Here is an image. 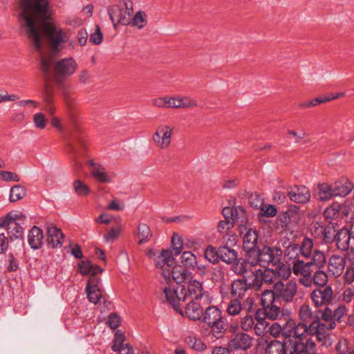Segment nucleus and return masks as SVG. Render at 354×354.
I'll return each instance as SVG.
<instances>
[{
  "mask_svg": "<svg viewBox=\"0 0 354 354\" xmlns=\"http://www.w3.org/2000/svg\"><path fill=\"white\" fill-rule=\"evenodd\" d=\"M171 245L175 250V254L178 255L183 248L182 238L176 233H174L171 237Z\"/></svg>",
  "mask_w": 354,
  "mask_h": 354,
  "instance_id": "4d7b16f0",
  "label": "nucleus"
},
{
  "mask_svg": "<svg viewBox=\"0 0 354 354\" xmlns=\"http://www.w3.org/2000/svg\"><path fill=\"white\" fill-rule=\"evenodd\" d=\"M191 300L185 306V313L187 316L192 320H201L203 313L202 304L203 301Z\"/></svg>",
  "mask_w": 354,
  "mask_h": 354,
  "instance_id": "b1692460",
  "label": "nucleus"
},
{
  "mask_svg": "<svg viewBox=\"0 0 354 354\" xmlns=\"http://www.w3.org/2000/svg\"><path fill=\"white\" fill-rule=\"evenodd\" d=\"M254 324V318L250 313H247L241 320V327L244 331L251 330Z\"/></svg>",
  "mask_w": 354,
  "mask_h": 354,
  "instance_id": "5fc2aeb1",
  "label": "nucleus"
},
{
  "mask_svg": "<svg viewBox=\"0 0 354 354\" xmlns=\"http://www.w3.org/2000/svg\"><path fill=\"white\" fill-rule=\"evenodd\" d=\"M271 292V295L279 301V304H288L293 303L298 292L297 283L295 280L283 282L277 281L273 284L272 290H265Z\"/></svg>",
  "mask_w": 354,
  "mask_h": 354,
  "instance_id": "0eeeda50",
  "label": "nucleus"
},
{
  "mask_svg": "<svg viewBox=\"0 0 354 354\" xmlns=\"http://www.w3.org/2000/svg\"><path fill=\"white\" fill-rule=\"evenodd\" d=\"M222 319V314L220 309L216 306H211L207 307L205 311L203 312L201 320L209 326L211 324L216 323Z\"/></svg>",
  "mask_w": 354,
  "mask_h": 354,
  "instance_id": "a878e982",
  "label": "nucleus"
},
{
  "mask_svg": "<svg viewBox=\"0 0 354 354\" xmlns=\"http://www.w3.org/2000/svg\"><path fill=\"white\" fill-rule=\"evenodd\" d=\"M188 344L192 349L196 351H203L206 348V345L201 339L196 337L189 338Z\"/></svg>",
  "mask_w": 354,
  "mask_h": 354,
  "instance_id": "bf43d9fd",
  "label": "nucleus"
},
{
  "mask_svg": "<svg viewBox=\"0 0 354 354\" xmlns=\"http://www.w3.org/2000/svg\"><path fill=\"white\" fill-rule=\"evenodd\" d=\"M256 319L257 322L254 324L252 328H254L257 335L263 336L267 331L266 328L268 326V323L263 319H258L257 317H256Z\"/></svg>",
  "mask_w": 354,
  "mask_h": 354,
  "instance_id": "864d4df0",
  "label": "nucleus"
},
{
  "mask_svg": "<svg viewBox=\"0 0 354 354\" xmlns=\"http://www.w3.org/2000/svg\"><path fill=\"white\" fill-rule=\"evenodd\" d=\"M337 230L336 223L330 222L329 224L325 225L322 222H315L311 232L315 237L322 239L325 243H330L334 242Z\"/></svg>",
  "mask_w": 354,
  "mask_h": 354,
  "instance_id": "9b49d317",
  "label": "nucleus"
},
{
  "mask_svg": "<svg viewBox=\"0 0 354 354\" xmlns=\"http://www.w3.org/2000/svg\"><path fill=\"white\" fill-rule=\"evenodd\" d=\"M218 254L220 259L227 264L232 263L237 259V252L232 248L219 246Z\"/></svg>",
  "mask_w": 354,
  "mask_h": 354,
  "instance_id": "f704fd0d",
  "label": "nucleus"
},
{
  "mask_svg": "<svg viewBox=\"0 0 354 354\" xmlns=\"http://www.w3.org/2000/svg\"><path fill=\"white\" fill-rule=\"evenodd\" d=\"M79 269L82 275H91L103 272V270L100 266L93 265L88 260L82 261L79 263Z\"/></svg>",
  "mask_w": 354,
  "mask_h": 354,
  "instance_id": "c9c22d12",
  "label": "nucleus"
},
{
  "mask_svg": "<svg viewBox=\"0 0 354 354\" xmlns=\"http://www.w3.org/2000/svg\"><path fill=\"white\" fill-rule=\"evenodd\" d=\"M261 305L266 317L270 320L277 319L280 315H283L281 307L278 305L279 301L271 295V292L264 290L261 293Z\"/></svg>",
  "mask_w": 354,
  "mask_h": 354,
  "instance_id": "f8f14e48",
  "label": "nucleus"
},
{
  "mask_svg": "<svg viewBox=\"0 0 354 354\" xmlns=\"http://www.w3.org/2000/svg\"><path fill=\"white\" fill-rule=\"evenodd\" d=\"M248 288H250L245 279H237L232 283L231 294L241 299L245 296Z\"/></svg>",
  "mask_w": 354,
  "mask_h": 354,
  "instance_id": "7c9ffc66",
  "label": "nucleus"
},
{
  "mask_svg": "<svg viewBox=\"0 0 354 354\" xmlns=\"http://www.w3.org/2000/svg\"><path fill=\"white\" fill-rule=\"evenodd\" d=\"M335 239L334 241L338 250L345 251L349 248V243L351 239H353V235L351 232V225L349 230L342 227L340 230H337L335 233Z\"/></svg>",
  "mask_w": 354,
  "mask_h": 354,
  "instance_id": "6ab92c4d",
  "label": "nucleus"
},
{
  "mask_svg": "<svg viewBox=\"0 0 354 354\" xmlns=\"http://www.w3.org/2000/svg\"><path fill=\"white\" fill-rule=\"evenodd\" d=\"M333 196H335L333 185L322 183L319 185V198L321 201H328Z\"/></svg>",
  "mask_w": 354,
  "mask_h": 354,
  "instance_id": "37998d69",
  "label": "nucleus"
},
{
  "mask_svg": "<svg viewBox=\"0 0 354 354\" xmlns=\"http://www.w3.org/2000/svg\"><path fill=\"white\" fill-rule=\"evenodd\" d=\"M276 266L274 272L282 280H287L292 272V266L281 261Z\"/></svg>",
  "mask_w": 354,
  "mask_h": 354,
  "instance_id": "58836bf2",
  "label": "nucleus"
},
{
  "mask_svg": "<svg viewBox=\"0 0 354 354\" xmlns=\"http://www.w3.org/2000/svg\"><path fill=\"white\" fill-rule=\"evenodd\" d=\"M335 196H346L353 190V184L346 178H341L333 184Z\"/></svg>",
  "mask_w": 354,
  "mask_h": 354,
  "instance_id": "4be33fe9",
  "label": "nucleus"
},
{
  "mask_svg": "<svg viewBox=\"0 0 354 354\" xmlns=\"http://www.w3.org/2000/svg\"><path fill=\"white\" fill-rule=\"evenodd\" d=\"M34 123L35 126L40 129H44L46 127V120L43 113H37L34 115Z\"/></svg>",
  "mask_w": 354,
  "mask_h": 354,
  "instance_id": "774afa93",
  "label": "nucleus"
},
{
  "mask_svg": "<svg viewBox=\"0 0 354 354\" xmlns=\"http://www.w3.org/2000/svg\"><path fill=\"white\" fill-rule=\"evenodd\" d=\"M249 253L246 254L245 259H236L235 261H234L231 270L236 274L242 276L248 272H251L252 270L250 267L253 266H250V263H249Z\"/></svg>",
  "mask_w": 354,
  "mask_h": 354,
  "instance_id": "cd10ccee",
  "label": "nucleus"
},
{
  "mask_svg": "<svg viewBox=\"0 0 354 354\" xmlns=\"http://www.w3.org/2000/svg\"><path fill=\"white\" fill-rule=\"evenodd\" d=\"M47 241L52 248H59L63 244L64 234L62 230L53 225H48L47 226Z\"/></svg>",
  "mask_w": 354,
  "mask_h": 354,
  "instance_id": "412c9836",
  "label": "nucleus"
},
{
  "mask_svg": "<svg viewBox=\"0 0 354 354\" xmlns=\"http://www.w3.org/2000/svg\"><path fill=\"white\" fill-rule=\"evenodd\" d=\"M282 251L277 247L263 246L249 252V263L250 266H259L267 268L270 265H277L279 263Z\"/></svg>",
  "mask_w": 354,
  "mask_h": 354,
  "instance_id": "20e7f679",
  "label": "nucleus"
},
{
  "mask_svg": "<svg viewBox=\"0 0 354 354\" xmlns=\"http://www.w3.org/2000/svg\"><path fill=\"white\" fill-rule=\"evenodd\" d=\"M151 236L152 233L150 227L145 223H139L137 232V237L138 238V243L142 245L147 243L150 241Z\"/></svg>",
  "mask_w": 354,
  "mask_h": 354,
  "instance_id": "4c0bfd02",
  "label": "nucleus"
},
{
  "mask_svg": "<svg viewBox=\"0 0 354 354\" xmlns=\"http://www.w3.org/2000/svg\"><path fill=\"white\" fill-rule=\"evenodd\" d=\"M232 223V221H220L218 223L217 231L220 234L227 233L230 230L233 228L234 226Z\"/></svg>",
  "mask_w": 354,
  "mask_h": 354,
  "instance_id": "0e129e2a",
  "label": "nucleus"
},
{
  "mask_svg": "<svg viewBox=\"0 0 354 354\" xmlns=\"http://www.w3.org/2000/svg\"><path fill=\"white\" fill-rule=\"evenodd\" d=\"M88 165L91 167V172L96 180L102 183H110L111 181V178L106 174L103 166L94 162L93 160L88 161Z\"/></svg>",
  "mask_w": 354,
  "mask_h": 354,
  "instance_id": "393cba45",
  "label": "nucleus"
},
{
  "mask_svg": "<svg viewBox=\"0 0 354 354\" xmlns=\"http://www.w3.org/2000/svg\"><path fill=\"white\" fill-rule=\"evenodd\" d=\"M258 241V234L257 230L250 228L243 236V248L247 253L250 251L255 250Z\"/></svg>",
  "mask_w": 354,
  "mask_h": 354,
  "instance_id": "bb28decb",
  "label": "nucleus"
},
{
  "mask_svg": "<svg viewBox=\"0 0 354 354\" xmlns=\"http://www.w3.org/2000/svg\"><path fill=\"white\" fill-rule=\"evenodd\" d=\"M242 303L239 298H234L230 301L226 308V312L230 316H236L242 310Z\"/></svg>",
  "mask_w": 354,
  "mask_h": 354,
  "instance_id": "a19ab883",
  "label": "nucleus"
},
{
  "mask_svg": "<svg viewBox=\"0 0 354 354\" xmlns=\"http://www.w3.org/2000/svg\"><path fill=\"white\" fill-rule=\"evenodd\" d=\"M187 292V299L190 298L191 300L203 301V304L209 302L208 292L204 290L203 283L198 280L189 281L186 289Z\"/></svg>",
  "mask_w": 354,
  "mask_h": 354,
  "instance_id": "ddd939ff",
  "label": "nucleus"
},
{
  "mask_svg": "<svg viewBox=\"0 0 354 354\" xmlns=\"http://www.w3.org/2000/svg\"><path fill=\"white\" fill-rule=\"evenodd\" d=\"M174 127L161 124L157 126L155 133L152 136L156 147L159 149H166L171 143V138L174 134Z\"/></svg>",
  "mask_w": 354,
  "mask_h": 354,
  "instance_id": "9d476101",
  "label": "nucleus"
},
{
  "mask_svg": "<svg viewBox=\"0 0 354 354\" xmlns=\"http://www.w3.org/2000/svg\"><path fill=\"white\" fill-rule=\"evenodd\" d=\"M67 148L71 153L75 156L82 155L86 148L84 138L82 136L77 135L75 133H71V138L67 144Z\"/></svg>",
  "mask_w": 354,
  "mask_h": 354,
  "instance_id": "aec40b11",
  "label": "nucleus"
},
{
  "mask_svg": "<svg viewBox=\"0 0 354 354\" xmlns=\"http://www.w3.org/2000/svg\"><path fill=\"white\" fill-rule=\"evenodd\" d=\"M125 340L124 334L120 330H118L115 334V337L113 339V343L111 346V349L113 351L118 350V348H122L125 346L126 344H124Z\"/></svg>",
  "mask_w": 354,
  "mask_h": 354,
  "instance_id": "603ef678",
  "label": "nucleus"
},
{
  "mask_svg": "<svg viewBox=\"0 0 354 354\" xmlns=\"http://www.w3.org/2000/svg\"><path fill=\"white\" fill-rule=\"evenodd\" d=\"M237 236L233 232H227L221 239V245L223 247L232 248L236 245Z\"/></svg>",
  "mask_w": 354,
  "mask_h": 354,
  "instance_id": "49530a36",
  "label": "nucleus"
},
{
  "mask_svg": "<svg viewBox=\"0 0 354 354\" xmlns=\"http://www.w3.org/2000/svg\"><path fill=\"white\" fill-rule=\"evenodd\" d=\"M309 260L312 268L315 266L318 269L324 268L328 262L326 254L317 249L312 250V255Z\"/></svg>",
  "mask_w": 354,
  "mask_h": 354,
  "instance_id": "2f4dec72",
  "label": "nucleus"
},
{
  "mask_svg": "<svg viewBox=\"0 0 354 354\" xmlns=\"http://www.w3.org/2000/svg\"><path fill=\"white\" fill-rule=\"evenodd\" d=\"M133 5L131 0H120L108 8V14L115 28L118 24L127 26L131 23L133 13Z\"/></svg>",
  "mask_w": 354,
  "mask_h": 354,
  "instance_id": "423d86ee",
  "label": "nucleus"
},
{
  "mask_svg": "<svg viewBox=\"0 0 354 354\" xmlns=\"http://www.w3.org/2000/svg\"><path fill=\"white\" fill-rule=\"evenodd\" d=\"M327 263L328 274L335 278L340 277L346 268V258L339 254H332Z\"/></svg>",
  "mask_w": 354,
  "mask_h": 354,
  "instance_id": "2eb2a0df",
  "label": "nucleus"
},
{
  "mask_svg": "<svg viewBox=\"0 0 354 354\" xmlns=\"http://www.w3.org/2000/svg\"><path fill=\"white\" fill-rule=\"evenodd\" d=\"M26 194V188L20 185L13 186L10 189V201L15 202L22 199Z\"/></svg>",
  "mask_w": 354,
  "mask_h": 354,
  "instance_id": "c03bdc74",
  "label": "nucleus"
},
{
  "mask_svg": "<svg viewBox=\"0 0 354 354\" xmlns=\"http://www.w3.org/2000/svg\"><path fill=\"white\" fill-rule=\"evenodd\" d=\"M342 209V205L339 203H333L331 205L328 207L324 212V216L326 220L329 221H336L341 216V210Z\"/></svg>",
  "mask_w": 354,
  "mask_h": 354,
  "instance_id": "e433bc0d",
  "label": "nucleus"
},
{
  "mask_svg": "<svg viewBox=\"0 0 354 354\" xmlns=\"http://www.w3.org/2000/svg\"><path fill=\"white\" fill-rule=\"evenodd\" d=\"M268 331L272 337H279L280 335H282V323L279 320L274 322L269 327Z\"/></svg>",
  "mask_w": 354,
  "mask_h": 354,
  "instance_id": "052dcab7",
  "label": "nucleus"
},
{
  "mask_svg": "<svg viewBox=\"0 0 354 354\" xmlns=\"http://www.w3.org/2000/svg\"><path fill=\"white\" fill-rule=\"evenodd\" d=\"M251 272L254 274V279L248 283L249 288L259 290L263 284V281H261V275L258 270L255 272L252 271Z\"/></svg>",
  "mask_w": 354,
  "mask_h": 354,
  "instance_id": "13d9d810",
  "label": "nucleus"
},
{
  "mask_svg": "<svg viewBox=\"0 0 354 354\" xmlns=\"http://www.w3.org/2000/svg\"><path fill=\"white\" fill-rule=\"evenodd\" d=\"M310 299L316 308L329 305L333 297V291L330 286L317 287L310 293Z\"/></svg>",
  "mask_w": 354,
  "mask_h": 354,
  "instance_id": "4468645a",
  "label": "nucleus"
},
{
  "mask_svg": "<svg viewBox=\"0 0 354 354\" xmlns=\"http://www.w3.org/2000/svg\"><path fill=\"white\" fill-rule=\"evenodd\" d=\"M209 326L212 327L213 335L216 338L221 337L226 330V325L223 321V319H221L220 321H218L216 323L211 324Z\"/></svg>",
  "mask_w": 354,
  "mask_h": 354,
  "instance_id": "8fccbe9b",
  "label": "nucleus"
},
{
  "mask_svg": "<svg viewBox=\"0 0 354 354\" xmlns=\"http://www.w3.org/2000/svg\"><path fill=\"white\" fill-rule=\"evenodd\" d=\"M22 217V213L11 212L0 218V227L6 229L11 239H21L23 237L24 229L17 221Z\"/></svg>",
  "mask_w": 354,
  "mask_h": 354,
  "instance_id": "1a4fd4ad",
  "label": "nucleus"
},
{
  "mask_svg": "<svg viewBox=\"0 0 354 354\" xmlns=\"http://www.w3.org/2000/svg\"><path fill=\"white\" fill-rule=\"evenodd\" d=\"M44 234L42 230L35 225L29 231L28 243L33 250L39 249L43 245Z\"/></svg>",
  "mask_w": 354,
  "mask_h": 354,
  "instance_id": "5701e85b",
  "label": "nucleus"
},
{
  "mask_svg": "<svg viewBox=\"0 0 354 354\" xmlns=\"http://www.w3.org/2000/svg\"><path fill=\"white\" fill-rule=\"evenodd\" d=\"M248 222V216L245 209L241 206H237L234 208V215L232 219L233 226L235 224L239 225L240 233H243L242 229H246L245 225Z\"/></svg>",
  "mask_w": 354,
  "mask_h": 354,
  "instance_id": "c85d7f7f",
  "label": "nucleus"
},
{
  "mask_svg": "<svg viewBox=\"0 0 354 354\" xmlns=\"http://www.w3.org/2000/svg\"><path fill=\"white\" fill-rule=\"evenodd\" d=\"M287 194L292 201L297 203H305L310 198L308 189L304 185L289 187Z\"/></svg>",
  "mask_w": 354,
  "mask_h": 354,
  "instance_id": "a211bd4d",
  "label": "nucleus"
},
{
  "mask_svg": "<svg viewBox=\"0 0 354 354\" xmlns=\"http://www.w3.org/2000/svg\"><path fill=\"white\" fill-rule=\"evenodd\" d=\"M152 254L156 256L154 261L158 268H171L175 263V259L172 252L169 250H162L160 252H158L157 254L152 250H149L147 253L149 257H151Z\"/></svg>",
  "mask_w": 354,
  "mask_h": 354,
  "instance_id": "f3484780",
  "label": "nucleus"
},
{
  "mask_svg": "<svg viewBox=\"0 0 354 354\" xmlns=\"http://www.w3.org/2000/svg\"><path fill=\"white\" fill-rule=\"evenodd\" d=\"M204 255L205 259L212 263H217L220 259L218 248L216 249L211 245L205 249Z\"/></svg>",
  "mask_w": 354,
  "mask_h": 354,
  "instance_id": "09e8293b",
  "label": "nucleus"
},
{
  "mask_svg": "<svg viewBox=\"0 0 354 354\" xmlns=\"http://www.w3.org/2000/svg\"><path fill=\"white\" fill-rule=\"evenodd\" d=\"M258 271H259L261 275V281H263V283L267 284L273 283L274 277L276 274L274 270L265 269L264 270H261L259 269Z\"/></svg>",
  "mask_w": 354,
  "mask_h": 354,
  "instance_id": "6e6d98bb",
  "label": "nucleus"
},
{
  "mask_svg": "<svg viewBox=\"0 0 354 354\" xmlns=\"http://www.w3.org/2000/svg\"><path fill=\"white\" fill-rule=\"evenodd\" d=\"M180 102L182 109H192L198 106L196 100L189 96H180Z\"/></svg>",
  "mask_w": 354,
  "mask_h": 354,
  "instance_id": "680f3d73",
  "label": "nucleus"
},
{
  "mask_svg": "<svg viewBox=\"0 0 354 354\" xmlns=\"http://www.w3.org/2000/svg\"><path fill=\"white\" fill-rule=\"evenodd\" d=\"M167 301H168L178 313L183 315V306L187 300L186 288L184 286L171 288L167 286L163 288Z\"/></svg>",
  "mask_w": 354,
  "mask_h": 354,
  "instance_id": "6e6552de",
  "label": "nucleus"
},
{
  "mask_svg": "<svg viewBox=\"0 0 354 354\" xmlns=\"http://www.w3.org/2000/svg\"><path fill=\"white\" fill-rule=\"evenodd\" d=\"M19 6L21 27L41 55L40 68L44 77L46 82L50 79L53 65L54 78L61 84L64 78L75 72L77 65L72 57L59 59L53 64L52 57H46L42 54L41 37L47 41L53 53L64 48L63 44L67 41V35L62 29L49 21L53 15L50 0H19Z\"/></svg>",
  "mask_w": 354,
  "mask_h": 354,
  "instance_id": "f257e3e1",
  "label": "nucleus"
},
{
  "mask_svg": "<svg viewBox=\"0 0 354 354\" xmlns=\"http://www.w3.org/2000/svg\"><path fill=\"white\" fill-rule=\"evenodd\" d=\"M313 280L314 283L318 286V287L327 286L326 283L328 281V274L322 269H319L313 276Z\"/></svg>",
  "mask_w": 354,
  "mask_h": 354,
  "instance_id": "a18cd8bd",
  "label": "nucleus"
},
{
  "mask_svg": "<svg viewBox=\"0 0 354 354\" xmlns=\"http://www.w3.org/2000/svg\"><path fill=\"white\" fill-rule=\"evenodd\" d=\"M254 301L251 297L245 299L242 303V310L245 311L246 313H251L254 311Z\"/></svg>",
  "mask_w": 354,
  "mask_h": 354,
  "instance_id": "e2e57ef3",
  "label": "nucleus"
},
{
  "mask_svg": "<svg viewBox=\"0 0 354 354\" xmlns=\"http://www.w3.org/2000/svg\"><path fill=\"white\" fill-rule=\"evenodd\" d=\"M180 259L183 266L189 270H194L197 264L196 257L189 251L183 252Z\"/></svg>",
  "mask_w": 354,
  "mask_h": 354,
  "instance_id": "ea45409f",
  "label": "nucleus"
},
{
  "mask_svg": "<svg viewBox=\"0 0 354 354\" xmlns=\"http://www.w3.org/2000/svg\"><path fill=\"white\" fill-rule=\"evenodd\" d=\"M132 25L138 28H142L147 24L146 15L144 12L138 11L133 17H131Z\"/></svg>",
  "mask_w": 354,
  "mask_h": 354,
  "instance_id": "3c124183",
  "label": "nucleus"
},
{
  "mask_svg": "<svg viewBox=\"0 0 354 354\" xmlns=\"http://www.w3.org/2000/svg\"><path fill=\"white\" fill-rule=\"evenodd\" d=\"M320 312L313 311L308 304H301L298 310L299 323L306 325L307 333L310 335H316L318 340L322 339V330L326 325L320 322Z\"/></svg>",
  "mask_w": 354,
  "mask_h": 354,
  "instance_id": "39448f33",
  "label": "nucleus"
},
{
  "mask_svg": "<svg viewBox=\"0 0 354 354\" xmlns=\"http://www.w3.org/2000/svg\"><path fill=\"white\" fill-rule=\"evenodd\" d=\"M326 306V307H325L324 310H317V311L320 312V320L322 319L327 322V324H324L326 326L322 328V337H325L324 334L325 332V329L333 330L336 327V322L334 321L333 319V310L327 306Z\"/></svg>",
  "mask_w": 354,
  "mask_h": 354,
  "instance_id": "c756f323",
  "label": "nucleus"
},
{
  "mask_svg": "<svg viewBox=\"0 0 354 354\" xmlns=\"http://www.w3.org/2000/svg\"><path fill=\"white\" fill-rule=\"evenodd\" d=\"M86 292L89 301L94 304H97L103 298L99 286L86 287Z\"/></svg>",
  "mask_w": 354,
  "mask_h": 354,
  "instance_id": "79ce46f5",
  "label": "nucleus"
},
{
  "mask_svg": "<svg viewBox=\"0 0 354 354\" xmlns=\"http://www.w3.org/2000/svg\"><path fill=\"white\" fill-rule=\"evenodd\" d=\"M282 323V335L284 337L289 354L301 352L304 349L307 333L306 325L304 323H296L289 316L279 318Z\"/></svg>",
  "mask_w": 354,
  "mask_h": 354,
  "instance_id": "7ed1b4c3",
  "label": "nucleus"
},
{
  "mask_svg": "<svg viewBox=\"0 0 354 354\" xmlns=\"http://www.w3.org/2000/svg\"><path fill=\"white\" fill-rule=\"evenodd\" d=\"M313 248V239L305 237L300 244L290 243L284 252V259L287 263L292 266V272L295 275L313 272L309 259L312 255Z\"/></svg>",
  "mask_w": 354,
  "mask_h": 354,
  "instance_id": "f03ea898",
  "label": "nucleus"
},
{
  "mask_svg": "<svg viewBox=\"0 0 354 354\" xmlns=\"http://www.w3.org/2000/svg\"><path fill=\"white\" fill-rule=\"evenodd\" d=\"M266 354H289L286 342L271 341L266 348Z\"/></svg>",
  "mask_w": 354,
  "mask_h": 354,
  "instance_id": "473e14b6",
  "label": "nucleus"
},
{
  "mask_svg": "<svg viewBox=\"0 0 354 354\" xmlns=\"http://www.w3.org/2000/svg\"><path fill=\"white\" fill-rule=\"evenodd\" d=\"M75 192L80 196H86L91 192L90 188L87 185L82 183L80 180H75L73 185Z\"/></svg>",
  "mask_w": 354,
  "mask_h": 354,
  "instance_id": "de8ad7c7",
  "label": "nucleus"
},
{
  "mask_svg": "<svg viewBox=\"0 0 354 354\" xmlns=\"http://www.w3.org/2000/svg\"><path fill=\"white\" fill-rule=\"evenodd\" d=\"M0 175L5 181L19 182L20 180L19 176L17 174L11 171L0 170Z\"/></svg>",
  "mask_w": 354,
  "mask_h": 354,
  "instance_id": "69168bd1",
  "label": "nucleus"
},
{
  "mask_svg": "<svg viewBox=\"0 0 354 354\" xmlns=\"http://www.w3.org/2000/svg\"><path fill=\"white\" fill-rule=\"evenodd\" d=\"M171 268V277L177 283H183L186 279L191 277V272H189V270L185 269L184 267L173 266Z\"/></svg>",
  "mask_w": 354,
  "mask_h": 354,
  "instance_id": "72a5a7b5",
  "label": "nucleus"
},
{
  "mask_svg": "<svg viewBox=\"0 0 354 354\" xmlns=\"http://www.w3.org/2000/svg\"><path fill=\"white\" fill-rule=\"evenodd\" d=\"M121 232V228H111L106 234L104 235V238L106 242L112 241L116 239Z\"/></svg>",
  "mask_w": 354,
  "mask_h": 354,
  "instance_id": "338daca9",
  "label": "nucleus"
},
{
  "mask_svg": "<svg viewBox=\"0 0 354 354\" xmlns=\"http://www.w3.org/2000/svg\"><path fill=\"white\" fill-rule=\"evenodd\" d=\"M253 338L247 333H235L229 342V347L233 350L247 351L252 346Z\"/></svg>",
  "mask_w": 354,
  "mask_h": 354,
  "instance_id": "dca6fc26",
  "label": "nucleus"
}]
</instances>
